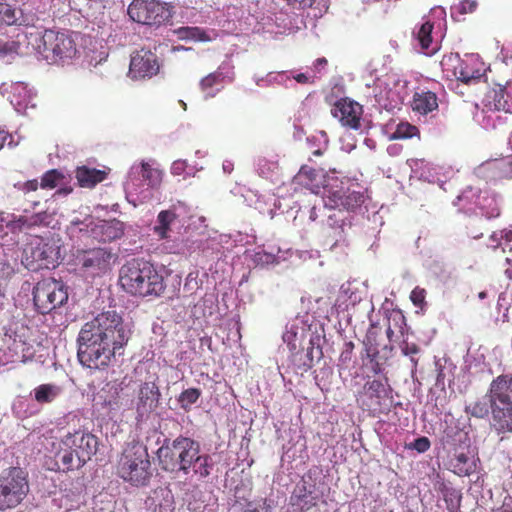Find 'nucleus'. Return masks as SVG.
<instances>
[{
    "instance_id": "obj_19",
    "label": "nucleus",
    "mask_w": 512,
    "mask_h": 512,
    "mask_svg": "<svg viewBox=\"0 0 512 512\" xmlns=\"http://www.w3.org/2000/svg\"><path fill=\"white\" fill-rule=\"evenodd\" d=\"M387 398L388 392L384 383L381 380L373 379L364 384L360 401L362 407L375 415L384 412Z\"/></svg>"
},
{
    "instance_id": "obj_25",
    "label": "nucleus",
    "mask_w": 512,
    "mask_h": 512,
    "mask_svg": "<svg viewBox=\"0 0 512 512\" xmlns=\"http://www.w3.org/2000/svg\"><path fill=\"white\" fill-rule=\"evenodd\" d=\"M107 172L104 170L81 166L76 169V179L80 187L92 188L98 183L104 181Z\"/></svg>"
},
{
    "instance_id": "obj_60",
    "label": "nucleus",
    "mask_w": 512,
    "mask_h": 512,
    "mask_svg": "<svg viewBox=\"0 0 512 512\" xmlns=\"http://www.w3.org/2000/svg\"><path fill=\"white\" fill-rule=\"evenodd\" d=\"M479 299H484L487 297V293L485 291H482L478 294Z\"/></svg>"
},
{
    "instance_id": "obj_6",
    "label": "nucleus",
    "mask_w": 512,
    "mask_h": 512,
    "mask_svg": "<svg viewBox=\"0 0 512 512\" xmlns=\"http://www.w3.org/2000/svg\"><path fill=\"white\" fill-rule=\"evenodd\" d=\"M28 45L39 55L51 63L72 59L76 52V43L70 32L46 29L44 32L26 34Z\"/></svg>"
},
{
    "instance_id": "obj_20",
    "label": "nucleus",
    "mask_w": 512,
    "mask_h": 512,
    "mask_svg": "<svg viewBox=\"0 0 512 512\" xmlns=\"http://www.w3.org/2000/svg\"><path fill=\"white\" fill-rule=\"evenodd\" d=\"M476 172L480 178L486 181L512 179V155L505 158L487 160L478 166Z\"/></svg>"
},
{
    "instance_id": "obj_27",
    "label": "nucleus",
    "mask_w": 512,
    "mask_h": 512,
    "mask_svg": "<svg viewBox=\"0 0 512 512\" xmlns=\"http://www.w3.org/2000/svg\"><path fill=\"white\" fill-rule=\"evenodd\" d=\"M177 218L178 215L173 208L158 213L153 231L160 240L170 238L171 227Z\"/></svg>"
},
{
    "instance_id": "obj_49",
    "label": "nucleus",
    "mask_w": 512,
    "mask_h": 512,
    "mask_svg": "<svg viewBox=\"0 0 512 512\" xmlns=\"http://www.w3.org/2000/svg\"><path fill=\"white\" fill-rule=\"evenodd\" d=\"M366 356L371 360V362H374L376 360V357L378 355V350L376 347H373L372 345L367 346L365 348Z\"/></svg>"
},
{
    "instance_id": "obj_48",
    "label": "nucleus",
    "mask_w": 512,
    "mask_h": 512,
    "mask_svg": "<svg viewBox=\"0 0 512 512\" xmlns=\"http://www.w3.org/2000/svg\"><path fill=\"white\" fill-rule=\"evenodd\" d=\"M354 347L355 346L352 341L346 342L344 345V350L341 353V359L344 361H350Z\"/></svg>"
},
{
    "instance_id": "obj_42",
    "label": "nucleus",
    "mask_w": 512,
    "mask_h": 512,
    "mask_svg": "<svg viewBox=\"0 0 512 512\" xmlns=\"http://www.w3.org/2000/svg\"><path fill=\"white\" fill-rule=\"evenodd\" d=\"M425 298L426 291L420 287H415L410 294V299L416 307L422 308L425 304Z\"/></svg>"
},
{
    "instance_id": "obj_56",
    "label": "nucleus",
    "mask_w": 512,
    "mask_h": 512,
    "mask_svg": "<svg viewBox=\"0 0 512 512\" xmlns=\"http://www.w3.org/2000/svg\"><path fill=\"white\" fill-rule=\"evenodd\" d=\"M328 171L331 172L332 174H342L343 173V170L340 168L338 169V168L328 167Z\"/></svg>"
},
{
    "instance_id": "obj_7",
    "label": "nucleus",
    "mask_w": 512,
    "mask_h": 512,
    "mask_svg": "<svg viewBox=\"0 0 512 512\" xmlns=\"http://www.w3.org/2000/svg\"><path fill=\"white\" fill-rule=\"evenodd\" d=\"M487 395L498 429L512 432V375L502 374L493 379Z\"/></svg>"
},
{
    "instance_id": "obj_2",
    "label": "nucleus",
    "mask_w": 512,
    "mask_h": 512,
    "mask_svg": "<svg viewBox=\"0 0 512 512\" xmlns=\"http://www.w3.org/2000/svg\"><path fill=\"white\" fill-rule=\"evenodd\" d=\"M157 456L164 471L192 474L199 480L207 478L214 467L212 457L201 452L200 443L183 435L172 441L165 440Z\"/></svg>"
},
{
    "instance_id": "obj_59",
    "label": "nucleus",
    "mask_w": 512,
    "mask_h": 512,
    "mask_svg": "<svg viewBox=\"0 0 512 512\" xmlns=\"http://www.w3.org/2000/svg\"><path fill=\"white\" fill-rule=\"evenodd\" d=\"M314 156H321L323 155V151L321 149L314 150L312 153Z\"/></svg>"
},
{
    "instance_id": "obj_10",
    "label": "nucleus",
    "mask_w": 512,
    "mask_h": 512,
    "mask_svg": "<svg viewBox=\"0 0 512 512\" xmlns=\"http://www.w3.org/2000/svg\"><path fill=\"white\" fill-rule=\"evenodd\" d=\"M441 66L447 77H454L464 84L479 81L485 72L484 63L474 54L466 55L464 58L457 54L445 56Z\"/></svg>"
},
{
    "instance_id": "obj_44",
    "label": "nucleus",
    "mask_w": 512,
    "mask_h": 512,
    "mask_svg": "<svg viewBox=\"0 0 512 512\" xmlns=\"http://www.w3.org/2000/svg\"><path fill=\"white\" fill-rule=\"evenodd\" d=\"M476 6L477 3L473 0H461L458 6V10L461 14L472 13Z\"/></svg>"
},
{
    "instance_id": "obj_41",
    "label": "nucleus",
    "mask_w": 512,
    "mask_h": 512,
    "mask_svg": "<svg viewBox=\"0 0 512 512\" xmlns=\"http://www.w3.org/2000/svg\"><path fill=\"white\" fill-rule=\"evenodd\" d=\"M431 447V442L426 436L418 437L407 445L408 449L416 450L418 453H425Z\"/></svg>"
},
{
    "instance_id": "obj_15",
    "label": "nucleus",
    "mask_w": 512,
    "mask_h": 512,
    "mask_svg": "<svg viewBox=\"0 0 512 512\" xmlns=\"http://www.w3.org/2000/svg\"><path fill=\"white\" fill-rule=\"evenodd\" d=\"M78 264L92 276H101L111 270L117 255L107 248L84 250L77 255Z\"/></svg>"
},
{
    "instance_id": "obj_46",
    "label": "nucleus",
    "mask_w": 512,
    "mask_h": 512,
    "mask_svg": "<svg viewBox=\"0 0 512 512\" xmlns=\"http://www.w3.org/2000/svg\"><path fill=\"white\" fill-rule=\"evenodd\" d=\"M40 187V183L37 179H32L24 182L19 189H21L24 193L36 191Z\"/></svg>"
},
{
    "instance_id": "obj_39",
    "label": "nucleus",
    "mask_w": 512,
    "mask_h": 512,
    "mask_svg": "<svg viewBox=\"0 0 512 512\" xmlns=\"http://www.w3.org/2000/svg\"><path fill=\"white\" fill-rule=\"evenodd\" d=\"M266 499L260 501H247L245 505L234 509L233 512H266L265 511Z\"/></svg>"
},
{
    "instance_id": "obj_53",
    "label": "nucleus",
    "mask_w": 512,
    "mask_h": 512,
    "mask_svg": "<svg viewBox=\"0 0 512 512\" xmlns=\"http://www.w3.org/2000/svg\"><path fill=\"white\" fill-rule=\"evenodd\" d=\"M317 217H318V215H317V213H316V206H313V207L311 208L309 218H310L311 220L315 221V220L317 219Z\"/></svg>"
},
{
    "instance_id": "obj_63",
    "label": "nucleus",
    "mask_w": 512,
    "mask_h": 512,
    "mask_svg": "<svg viewBox=\"0 0 512 512\" xmlns=\"http://www.w3.org/2000/svg\"><path fill=\"white\" fill-rule=\"evenodd\" d=\"M505 236L507 239H509L510 236L512 237V231L507 232Z\"/></svg>"
},
{
    "instance_id": "obj_34",
    "label": "nucleus",
    "mask_w": 512,
    "mask_h": 512,
    "mask_svg": "<svg viewBox=\"0 0 512 512\" xmlns=\"http://www.w3.org/2000/svg\"><path fill=\"white\" fill-rule=\"evenodd\" d=\"M65 176L57 169H51L45 172L41 177L40 187L42 189H54L62 183Z\"/></svg>"
},
{
    "instance_id": "obj_62",
    "label": "nucleus",
    "mask_w": 512,
    "mask_h": 512,
    "mask_svg": "<svg viewBox=\"0 0 512 512\" xmlns=\"http://www.w3.org/2000/svg\"><path fill=\"white\" fill-rule=\"evenodd\" d=\"M508 145L510 146V148L512 149V131H511V134L508 138Z\"/></svg>"
},
{
    "instance_id": "obj_45",
    "label": "nucleus",
    "mask_w": 512,
    "mask_h": 512,
    "mask_svg": "<svg viewBox=\"0 0 512 512\" xmlns=\"http://www.w3.org/2000/svg\"><path fill=\"white\" fill-rule=\"evenodd\" d=\"M311 347L308 348L307 355L310 358L311 361H313L314 357L317 358V360H320L323 356L322 349L319 345L316 347L314 346V340H310Z\"/></svg>"
},
{
    "instance_id": "obj_21",
    "label": "nucleus",
    "mask_w": 512,
    "mask_h": 512,
    "mask_svg": "<svg viewBox=\"0 0 512 512\" xmlns=\"http://www.w3.org/2000/svg\"><path fill=\"white\" fill-rule=\"evenodd\" d=\"M328 177V175H322L313 167L302 165L298 173L294 176L293 183L296 186L304 187L317 194L322 184V178ZM326 180L327 179H325L324 182L327 184Z\"/></svg>"
},
{
    "instance_id": "obj_5",
    "label": "nucleus",
    "mask_w": 512,
    "mask_h": 512,
    "mask_svg": "<svg viewBox=\"0 0 512 512\" xmlns=\"http://www.w3.org/2000/svg\"><path fill=\"white\" fill-rule=\"evenodd\" d=\"M98 438L87 431L77 430L68 433L62 440V448L57 453V462L63 471L78 470L98 451Z\"/></svg>"
},
{
    "instance_id": "obj_13",
    "label": "nucleus",
    "mask_w": 512,
    "mask_h": 512,
    "mask_svg": "<svg viewBox=\"0 0 512 512\" xmlns=\"http://www.w3.org/2000/svg\"><path fill=\"white\" fill-rule=\"evenodd\" d=\"M127 12L134 22L148 26L158 27L171 18L166 4L158 0H133Z\"/></svg>"
},
{
    "instance_id": "obj_23",
    "label": "nucleus",
    "mask_w": 512,
    "mask_h": 512,
    "mask_svg": "<svg viewBox=\"0 0 512 512\" xmlns=\"http://www.w3.org/2000/svg\"><path fill=\"white\" fill-rule=\"evenodd\" d=\"M51 215L47 212H40L31 216L20 215L14 217L7 223V227L12 233H19L36 226L49 225Z\"/></svg>"
},
{
    "instance_id": "obj_31",
    "label": "nucleus",
    "mask_w": 512,
    "mask_h": 512,
    "mask_svg": "<svg viewBox=\"0 0 512 512\" xmlns=\"http://www.w3.org/2000/svg\"><path fill=\"white\" fill-rule=\"evenodd\" d=\"M141 175L152 188L159 187L163 179V171L145 161L141 162Z\"/></svg>"
},
{
    "instance_id": "obj_64",
    "label": "nucleus",
    "mask_w": 512,
    "mask_h": 512,
    "mask_svg": "<svg viewBox=\"0 0 512 512\" xmlns=\"http://www.w3.org/2000/svg\"><path fill=\"white\" fill-rule=\"evenodd\" d=\"M79 223H80V221H79V220H72V224H73V225H78Z\"/></svg>"
},
{
    "instance_id": "obj_32",
    "label": "nucleus",
    "mask_w": 512,
    "mask_h": 512,
    "mask_svg": "<svg viewBox=\"0 0 512 512\" xmlns=\"http://www.w3.org/2000/svg\"><path fill=\"white\" fill-rule=\"evenodd\" d=\"M60 388L53 384H42L34 389L35 400L40 403H51L60 394Z\"/></svg>"
},
{
    "instance_id": "obj_3",
    "label": "nucleus",
    "mask_w": 512,
    "mask_h": 512,
    "mask_svg": "<svg viewBox=\"0 0 512 512\" xmlns=\"http://www.w3.org/2000/svg\"><path fill=\"white\" fill-rule=\"evenodd\" d=\"M119 281L128 294L141 298H158L166 290L163 275L144 259H131L120 269Z\"/></svg>"
},
{
    "instance_id": "obj_18",
    "label": "nucleus",
    "mask_w": 512,
    "mask_h": 512,
    "mask_svg": "<svg viewBox=\"0 0 512 512\" xmlns=\"http://www.w3.org/2000/svg\"><path fill=\"white\" fill-rule=\"evenodd\" d=\"M331 114L343 127L358 130L361 127L363 106L350 98H341L332 106Z\"/></svg>"
},
{
    "instance_id": "obj_61",
    "label": "nucleus",
    "mask_w": 512,
    "mask_h": 512,
    "mask_svg": "<svg viewBox=\"0 0 512 512\" xmlns=\"http://www.w3.org/2000/svg\"><path fill=\"white\" fill-rule=\"evenodd\" d=\"M317 62L319 64H326L327 63V60L325 58H320V59H317Z\"/></svg>"
},
{
    "instance_id": "obj_9",
    "label": "nucleus",
    "mask_w": 512,
    "mask_h": 512,
    "mask_svg": "<svg viewBox=\"0 0 512 512\" xmlns=\"http://www.w3.org/2000/svg\"><path fill=\"white\" fill-rule=\"evenodd\" d=\"M60 258V246L53 237L32 236L24 248V259L31 270L55 268Z\"/></svg>"
},
{
    "instance_id": "obj_17",
    "label": "nucleus",
    "mask_w": 512,
    "mask_h": 512,
    "mask_svg": "<svg viewBox=\"0 0 512 512\" xmlns=\"http://www.w3.org/2000/svg\"><path fill=\"white\" fill-rule=\"evenodd\" d=\"M159 69L157 55L151 50L141 48L132 53L128 74L132 79H145L155 76Z\"/></svg>"
},
{
    "instance_id": "obj_37",
    "label": "nucleus",
    "mask_w": 512,
    "mask_h": 512,
    "mask_svg": "<svg viewBox=\"0 0 512 512\" xmlns=\"http://www.w3.org/2000/svg\"><path fill=\"white\" fill-rule=\"evenodd\" d=\"M419 135V130L416 126L408 123L401 122L397 125L396 130L392 134V139H409Z\"/></svg>"
},
{
    "instance_id": "obj_57",
    "label": "nucleus",
    "mask_w": 512,
    "mask_h": 512,
    "mask_svg": "<svg viewBox=\"0 0 512 512\" xmlns=\"http://www.w3.org/2000/svg\"><path fill=\"white\" fill-rule=\"evenodd\" d=\"M393 334H394V331H393V330H392V328L389 326V327L387 328V330H386L387 338H388L389 340H391V339H392Z\"/></svg>"
},
{
    "instance_id": "obj_14",
    "label": "nucleus",
    "mask_w": 512,
    "mask_h": 512,
    "mask_svg": "<svg viewBox=\"0 0 512 512\" xmlns=\"http://www.w3.org/2000/svg\"><path fill=\"white\" fill-rule=\"evenodd\" d=\"M337 181V178L328 177L325 184L329 187L328 190V203L331 208L344 209L347 211H354L360 208L365 201V196L360 191L351 190L350 186L344 187L345 184H349L351 180L348 177H343L340 181L341 186L338 187L332 182Z\"/></svg>"
},
{
    "instance_id": "obj_38",
    "label": "nucleus",
    "mask_w": 512,
    "mask_h": 512,
    "mask_svg": "<svg viewBox=\"0 0 512 512\" xmlns=\"http://www.w3.org/2000/svg\"><path fill=\"white\" fill-rule=\"evenodd\" d=\"M401 351L405 356H409L410 360L413 364V367L416 368L418 365V360L414 357L420 352V347L416 343H410L404 340L400 345Z\"/></svg>"
},
{
    "instance_id": "obj_16",
    "label": "nucleus",
    "mask_w": 512,
    "mask_h": 512,
    "mask_svg": "<svg viewBox=\"0 0 512 512\" xmlns=\"http://www.w3.org/2000/svg\"><path fill=\"white\" fill-rule=\"evenodd\" d=\"M161 400V392L155 381L142 382L137 391L135 400L136 419L145 421L154 413Z\"/></svg>"
},
{
    "instance_id": "obj_24",
    "label": "nucleus",
    "mask_w": 512,
    "mask_h": 512,
    "mask_svg": "<svg viewBox=\"0 0 512 512\" xmlns=\"http://www.w3.org/2000/svg\"><path fill=\"white\" fill-rule=\"evenodd\" d=\"M412 110L420 115H427L438 109V97L429 90L416 91L411 102Z\"/></svg>"
},
{
    "instance_id": "obj_30",
    "label": "nucleus",
    "mask_w": 512,
    "mask_h": 512,
    "mask_svg": "<svg viewBox=\"0 0 512 512\" xmlns=\"http://www.w3.org/2000/svg\"><path fill=\"white\" fill-rule=\"evenodd\" d=\"M23 13L11 4L0 2V24L1 25H23Z\"/></svg>"
},
{
    "instance_id": "obj_43",
    "label": "nucleus",
    "mask_w": 512,
    "mask_h": 512,
    "mask_svg": "<svg viewBox=\"0 0 512 512\" xmlns=\"http://www.w3.org/2000/svg\"><path fill=\"white\" fill-rule=\"evenodd\" d=\"M286 3L293 7V8H297V9H306V8H311L314 3L316 2V0H285Z\"/></svg>"
},
{
    "instance_id": "obj_28",
    "label": "nucleus",
    "mask_w": 512,
    "mask_h": 512,
    "mask_svg": "<svg viewBox=\"0 0 512 512\" xmlns=\"http://www.w3.org/2000/svg\"><path fill=\"white\" fill-rule=\"evenodd\" d=\"M124 233V225L119 220L103 221L97 226L96 234L102 242H111L120 238Z\"/></svg>"
},
{
    "instance_id": "obj_36",
    "label": "nucleus",
    "mask_w": 512,
    "mask_h": 512,
    "mask_svg": "<svg viewBox=\"0 0 512 512\" xmlns=\"http://www.w3.org/2000/svg\"><path fill=\"white\" fill-rule=\"evenodd\" d=\"M465 412L475 418H485L489 414L488 403L484 400H477L466 405Z\"/></svg>"
},
{
    "instance_id": "obj_50",
    "label": "nucleus",
    "mask_w": 512,
    "mask_h": 512,
    "mask_svg": "<svg viewBox=\"0 0 512 512\" xmlns=\"http://www.w3.org/2000/svg\"><path fill=\"white\" fill-rule=\"evenodd\" d=\"M74 491L72 492L73 499L79 498L83 491H84V485L80 482H77V485L74 487Z\"/></svg>"
},
{
    "instance_id": "obj_26",
    "label": "nucleus",
    "mask_w": 512,
    "mask_h": 512,
    "mask_svg": "<svg viewBox=\"0 0 512 512\" xmlns=\"http://www.w3.org/2000/svg\"><path fill=\"white\" fill-rule=\"evenodd\" d=\"M318 495L306 485L298 486L291 496L292 505L298 506L301 512H306L317 506Z\"/></svg>"
},
{
    "instance_id": "obj_54",
    "label": "nucleus",
    "mask_w": 512,
    "mask_h": 512,
    "mask_svg": "<svg viewBox=\"0 0 512 512\" xmlns=\"http://www.w3.org/2000/svg\"><path fill=\"white\" fill-rule=\"evenodd\" d=\"M500 215V209L495 207L492 209V212L488 215L489 218L491 217H497Z\"/></svg>"
},
{
    "instance_id": "obj_55",
    "label": "nucleus",
    "mask_w": 512,
    "mask_h": 512,
    "mask_svg": "<svg viewBox=\"0 0 512 512\" xmlns=\"http://www.w3.org/2000/svg\"><path fill=\"white\" fill-rule=\"evenodd\" d=\"M71 192H72V188H61V189L57 190L56 193L57 194H65V195H67V194H69Z\"/></svg>"
},
{
    "instance_id": "obj_12",
    "label": "nucleus",
    "mask_w": 512,
    "mask_h": 512,
    "mask_svg": "<svg viewBox=\"0 0 512 512\" xmlns=\"http://www.w3.org/2000/svg\"><path fill=\"white\" fill-rule=\"evenodd\" d=\"M448 438H450L448 436ZM447 444L452 446L453 455L450 459V467L458 476H470L476 470L474 451L467 433L456 432L454 437L447 439Z\"/></svg>"
},
{
    "instance_id": "obj_8",
    "label": "nucleus",
    "mask_w": 512,
    "mask_h": 512,
    "mask_svg": "<svg viewBox=\"0 0 512 512\" xmlns=\"http://www.w3.org/2000/svg\"><path fill=\"white\" fill-rule=\"evenodd\" d=\"M30 491L27 473L20 467H9L0 474V512L18 507Z\"/></svg>"
},
{
    "instance_id": "obj_4",
    "label": "nucleus",
    "mask_w": 512,
    "mask_h": 512,
    "mask_svg": "<svg viewBox=\"0 0 512 512\" xmlns=\"http://www.w3.org/2000/svg\"><path fill=\"white\" fill-rule=\"evenodd\" d=\"M115 472L132 486H147L152 477V464L147 447L139 441L127 443L117 457Z\"/></svg>"
},
{
    "instance_id": "obj_29",
    "label": "nucleus",
    "mask_w": 512,
    "mask_h": 512,
    "mask_svg": "<svg viewBox=\"0 0 512 512\" xmlns=\"http://www.w3.org/2000/svg\"><path fill=\"white\" fill-rule=\"evenodd\" d=\"M434 28V24L430 21H425L422 23L417 31L415 32V37L421 47V49L426 54H434L438 47L437 44L433 43L432 31Z\"/></svg>"
},
{
    "instance_id": "obj_51",
    "label": "nucleus",
    "mask_w": 512,
    "mask_h": 512,
    "mask_svg": "<svg viewBox=\"0 0 512 512\" xmlns=\"http://www.w3.org/2000/svg\"><path fill=\"white\" fill-rule=\"evenodd\" d=\"M294 79L301 84H306L310 82V78L305 73H299L295 75Z\"/></svg>"
},
{
    "instance_id": "obj_35",
    "label": "nucleus",
    "mask_w": 512,
    "mask_h": 512,
    "mask_svg": "<svg viewBox=\"0 0 512 512\" xmlns=\"http://www.w3.org/2000/svg\"><path fill=\"white\" fill-rule=\"evenodd\" d=\"M201 396V390L198 388H189L181 392L178 401L184 410H189L191 405L195 404Z\"/></svg>"
},
{
    "instance_id": "obj_33",
    "label": "nucleus",
    "mask_w": 512,
    "mask_h": 512,
    "mask_svg": "<svg viewBox=\"0 0 512 512\" xmlns=\"http://www.w3.org/2000/svg\"><path fill=\"white\" fill-rule=\"evenodd\" d=\"M492 93L493 95L489 96L490 98H492V102H490V105H492L495 110L511 113L512 100L508 99L506 90L504 88H499L498 90H494Z\"/></svg>"
},
{
    "instance_id": "obj_40",
    "label": "nucleus",
    "mask_w": 512,
    "mask_h": 512,
    "mask_svg": "<svg viewBox=\"0 0 512 512\" xmlns=\"http://www.w3.org/2000/svg\"><path fill=\"white\" fill-rule=\"evenodd\" d=\"M109 397H103L100 395V398H103V405L107 407L109 410H116L119 408V392L117 388L112 387L109 390Z\"/></svg>"
},
{
    "instance_id": "obj_47",
    "label": "nucleus",
    "mask_w": 512,
    "mask_h": 512,
    "mask_svg": "<svg viewBox=\"0 0 512 512\" xmlns=\"http://www.w3.org/2000/svg\"><path fill=\"white\" fill-rule=\"evenodd\" d=\"M187 164L184 160H176L171 166V173L173 175H181L186 170Z\"/></svg>"
},
{
    "instance_id": "obj_22",
    "label": "nucleus",
    "mask_w": 512,
    "mask_h": 512,
    "mask_svg": "<svg viewBox=\"0 0 512 512\" xmlns=\"http://www.w3.org/2000/svg\"><path fill=\"white\" fill-rule=\"evenodd\" d=\"M233 67L229 64H222L218 69L209 73L200 80L199 86L202 92L207 93L208 96L213 97L215 93H211L213 87L223 83L225 80L232 82L234 80Z\"/></svg>"
},
{
    "instance_id": "obj_58",
    "label": "nucleus",
    "mask_w": 512,
    "mask_h": 512,
    "mask_svg": "<svg viewBox=\"0 0 512 512\" xmlns=\"http://www.w3.org/2000/svg\"><path fill=\"white\" fill-rule=\"evenodd\" d=\"M5 139H6V137H5L4 133L2 131H0V149L4 145Z\"/></svg>"
},
{
    "instance_id": "obj_1",
    "label": "nucleus",
    "mask_w": 512,
    "mask_h": 512,
    "mask_svg": "<svg viewBox=\"0 0 512 512\" xmlns=\"http://www.w3.org/2000/svg\"><path fill=\"white\" fill-rule=\"evenodd\" d=\"M127 341L121 316L115 311L102 312L82 326L77 356L83 366L103 369Z\"/></svg>"
},
{
    "instance_id": "obj_11",
    "label": "nucleus",
    "mask_w": 512,
    "mask_h": 512,
    "mask_svg": "<svg viewBox=\"0 0 512 512\" xmlns=\"http://www.w3.org/2000/svg\"><path fill=\"white\" fill-rule=\"evenodd\" d=\"M68 300L67 288L61 281L47 278L39 281L33 289V301L40 314H48Z\"/></svg>"
},
{
    "instance_id": "obj_52",
    "label": "nucleus",
    "mask_w": 512,
    "mask_h": 512,
    "mask_svg": "<svg viewBox=\"0 0 512 512\" xmlns=\"http://www.w3.org/2000/svg\"><path fill=\"white\" fill-rule=\"evenodd\" d=\"M343 234H344L343 227L339 226V228H338V237L336 238L334 245H336L340 241H344V235Z\"/></svg>"
}]
</instances>
